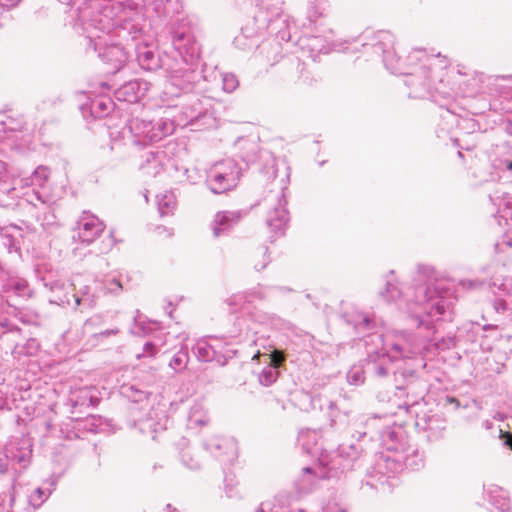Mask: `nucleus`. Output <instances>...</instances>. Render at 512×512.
Segmentation results:
<instances>
[{
    "mask_svg": "<svg viewBox=\"0 0 512 512\" xmlns=\"http://www.w3.org/2000/svg\"><path fill=\"white\" fill-rule=\"evenodd\" d=\"M170 34L172 45L180 57L175 59L174 65L167 68L172 85L184 92L192 91L201 78L207 79L205 75H202V71H198L199 47L192 35L191 28L184 21L174 24Z\"/></svg>",
    "mask_w": 512,
    "mask_h": 512,
    "instance_id": "4",
    "label": "nucleus"
},
{
    "mask_svg": "<svg viewBox=\"0 0 512 512\" xmlns=\"http://www.w3.org/2000/svg\"><path fill=\"white\" fill-rule=\"evenodd\" d=\"M87 294H88V287H85V289L83 291V296L73 295L76 306H79L81 304H87L88 306L92 305V300L89 299L88 297H85V295H87Z\"/></svg>",
    "mask_w": 512,
    "mask_h": 512,
    "instance_id": "51",
    "label": "nucleus"
},
{
    "mask_svg": "<svg viewBox=\"0 0 512 512\" xmlns=\"http://www.w3.org/2000/svg\"><path fill=\"white\" fill-rule=\"evenodd\" d=\"M253 265L257 271L263 270L270 262L267 247H260L253 253Z\"/></svg>",
    "mask_w": 512,
    "mask_h": 512,
    "instance_id": "36",
    "label": "nucleus"
},
{
    "mask_svg": "<svg viewBox=\"0 0 512 512\" xmlns=\"http://www.w3.org/2000/svg\"><path fill=\"white\" fill-rule=\"evenodd\" d=\"M103 222L94 215L84 212L77 221L73 238L87 245L93 243L104 231Z\"/></svg>",
    "mask_w": 512,
    "mask_h": 512,
    "instance_id": "17",
    "label": "nucleus"
},
{
    "mask_svg": "<svg viewBox=\"0 0 512 512\" xmlns=\"http://www.w3.org/2000/svg\"><path fill=\"white\" fill-rule=\"evenodd\" d=\"M0 329L3 333L19 331V328L11 324L7 319L0 321Z\"/></svg>",
    "mask_w": 512,
    "mask_h": 512,
    "instance_id": "52",
    "label": "nucleus"
},
{
    "mask_svg": "<svg viewBox=\"0 0 512 512\" xmlns=\"http://www.w3.org/2000/svg\"><path fill=\"white\" fill-rule=\"evenodd\" d=\"M32 440L29 436H13L0 447V473L18 474L32 460Z\"/></svg>",
    "mask_w": 512,
    "mask_h": 512,
    "instance_id": "7",
    "label": "nucleus"
},
{
    "mask_svg": "<svg viewBox=\"0 0 512 512\" xmlns=\"http://www.w3.org/2000/svg\"><path fill=\"white\" fill-rule=\"evenodd\" d=\"M139 65L145 70H155L160 67L158 55L146 44L131 42Z\"/></svg>",
    "mask_w": 512,
    "mask_h": 512,
    "instance_id": "22",
    "label": "nucleus"
},
{
    "mask_svg": "<svg viewBox=\"0 0 512 512\" xmlns=\"http://www.w3.org/2000/svg\"><path fill=\"white\" fill-rule=\"evenodd\" d=\"M159 344L156 342H147L143 346V354L137 355L138 358L142 356L154 357L158 353Z\"/></svg>",
    "mask_w": 512,
    "mask_h": 512,
    "instance_id": "47",
    "label": "nucleus"
},
{
    "mask_svg": "<svg viewBox=\"0 0 512 512\" xmlns=\"http://www.w3.org/2000/svg\"><path fill=\"white\" fill-rule=\"evenodd\" d=\"M329 478H333V475L323 457L317 464L304 467L294 484L300 494H308L317 488L321 480Z\"/></svg>",
    "mask_w": 512,
    "mask_h": 512,
    "instance_id": "13",
    "label": "nucleus"
},
{
    "mask_svg": "<svg viewBox=\"0 0 512 512\" xmlns=\"http://www.w3.org/2000/svg\"><path fill=\"white\" fill-rule=\"evenodd\" d=\"M284 361V356L277 353L272 358V363L262 369L259 374V382L263 386H270L276 382L279 372L278 366Z\"/></svg>",
    "mask_w": 512,
    "mask_h": 512,
    "instance_id": "26",
    "label": "nucleus"
},
{
    "mask_svg": "<svg viewBox=\"0 0 512 512\" xmlns=\"http://www.w3.org/2000/svg\"><path fill=\"white\" fill-rule=\"evenodd\" d=\"M15 489L11 487L8 491L0 494V512H12L15 502Z\"/></svg>",
    "mask_w": 512,
    "mask_h": 512,
    "instance_id": "38",
    "label": "nucleus"
},
{
    "mask_svg": "<svg viewBox=\"0 0 512 512\" xmlns=\"http://www.w3.org/2000/svg\"><path fill=\"white\" fill-rule=\"evenodd\" d=\"M347 379L350 384H360L364 382L363 371L359 367H353L347 374Z\"/></svg>",
    "mask_w": 512,
    "mask_h": 512,
    "instance_id": "44",
    "label": "nucleus"
},
{
    "mask_svg": "<svg viewBox=\"0 0 512 512\" xmlns=\"http://www.w3.org/2000/svg\"><path fill=\"white\" fill-rule=\"evenodd\" d=\"M362 46L382 56L385 67L393 74L406 76L405 85L411 89L409 97L422 98L428 93L433 80L432 69L436 58L422 49H415L407 56V63L397 57L394 36L389 31L365 32Z\"/></svg>",
    "mask_w": 512,
    "mask_h": 512,
    "instance_id": "3",
    "label": "nucleus"
},
{
    "mask_svg": "<svg viewBox=\"0 0 512 512\" xmlns=\"http://www.w3.org/2000/svg\"><path fill=\"white\" fill-rule=\"evenodd\" d=\"M299 45L302 50H307L310 57L315 61L316 58L329 52L327 41L321 36H305L299 39Z\"/></svg>",
    "mask_w": 512,
    "mask_h": 512,
    "instance_id": "24",
    "label": "nucleus"
},
{
    "mask_svg": "<svg viewBox=\"0 0 512 512\" xmlns=\"http://www.w3.org/2000/svg\"><path fill=\"white\" fill-rule=\"evenodd\" d=\"M209 107V99L197 95L190 96L188 102L182 106V110L172 121L174 125L182 127L188 125L197 128L212 127L214 126L215 118L209 111Z\"/></svg>",
    "mask_w": 512,
    "mask_h": 512,
    "instance_id": "11",
    "label": "nucleus"
},
{
    "mask_svg": "<svg viewBox=\"0 0 512 512\" xmlns=\"http://www.w3.org/2000/svg\"><path fill=\"white\" fill-rule=\"evenodd\" d=\"M3 291L6 293L12 292L19 297L31 296V290L29 289L28 282L19 277L9 278L3 285Z\"/></svg>",
    "mask_w": 512,
    "mask_h": 512,
    "instance_id": "27",
    "label": "nucleus"
},
{
    "mask_svg": "<svg viewBox=\"0 0 512 512\" xmlns=\"http://www.w3.org/2000/svg\"><path fill=\"white\" fill-rule=\"evenodd\" d=\"M380 295L387 302H396L415 318L417 327H424L427 334L419 339L406 332H399L392 341L383 339L382 334L372 333L365 340L367 355L371 359L372 370L378 377L390 372L391 362L411 358L427 349L426 342L433 341L434 320L440 319L454 303L451 289L442 280L417 283L404 293L390 281Z\"/></svg>",
    "mask_w": 512,
    "mask_h": 512,
    "instance_id": "1",
    "label": "nucleus"
},
{
    "mask_svg": "<svg viewBox=\"0 0 512 512\" xmlns=\"http://www.w3.org/2000/svg\"><path fill=\"white\" fill-rule=\"evenodd\" d=\"M241 219L239 211H219L215 214L211 223V229L215 238L226 235Z\"/></svg>",
    "mask_w": 512,
    "mask_h": 512,
    "instance_id": "21",
    "label": "nucleus"
},
{
    "mask_svg": "<svg viewBox=\"0 0 512 512\" xmlns=\"http://www.w3.org/2000/svg\"><path fill=\"white\" fill-rule=\"evenodd\" d=\"M503 165L505 166V168L509 171H512V161L510 160H505L503 162Z\"/></svg>",
    "mask_w": 512,
    "mask_h": 512,
    "instance_id": "64",
    "label": "nucleus"
},
{
    "mask_svg": "<svg viewBox=\"0 0 512 512\" xmlns=\"http://www.w3.org/2000/svg\"><path fill=\"white\" fill-rule=\"evenodd\" d=\"M50 171L46 166H38L32 175L28 178L22 179L25 185L43 187L48 180Z\"/></svg>",
    "mask_w": 512,
    "mask_h": 512,
    "instance_id": "34",
    "label": "nucleus"
},
{
    "mask_svg": "<svg viewBox=\"0 0 512 512\" xmlns=\"http://www.w3.org/2000/svg\"><path fill=\"white\" fill-rule=\"evenodd\" d=\"M499 213L506 220H512V197L507 195L499 203Z\"/></svg>",
    "mask_w": 512,
    "mask_h": 512,
    "instance_id": "42",
    "label": "nucleus"
},
{
    "mask_svg": "<svg viewBox=\"0 0 512 512\" xmlns=\"http://www.w3.org/2000/svg\"><path fill=\"white\" fill-rule=\"evenodd\" d=\"M251 317L255 322L264 325H276L280 321V318L276 314L262 311H255L251 313Z\"/></svg>",
    "mask_w": 512,
    "mask_h": 512,
    "instance_id": "40",
    "label": "nucleus"
},
{
    "mask_svg": "<svg viewBox=\"0 0 512 512\" xmlns=\"http://www.w3.org/2000/svg\"><path fill=\"white\" fill-rule=\"evenodd\" d=\"M327 0H310L308 19L310 22H316L317 19L324 15L326 10Z\"/></svg>",
    "mask_w": 512,
    "mask_h": 512,
    "instance_id": "35",
    "label": "nucleus"
},
{
    "mask_svg": "<svg viewBox=\"0 0 512 512\" xmlns=\"http://www.w3.org/2000/svg\"><path fill=\"white\" fill-rule=\"evenodd\" d=\"M130 426L137 428L143 435L156 440L158 435L165 431L167 418L163 410L155 408L151 403L130 405Z\"/></svg>",
    "mask_w": 512,
    "mask_h": 512,
    "instance_id": "8",
    "label": "nucleus"
},
{
    "mask_svg": "<svg viewBox=\"0 0 512 512\" xmlns=\"http://www.w3.org/2000/svg\"><path fill=\"white\" fill-rule=\"evenodd\" d=\"M121 393L131 401V405L151 403L147 392L136 388L134 385H123Z\"/></svg>",
    "mask_w": 512,
    "mask_h": 512,
    "instance_id": "30",
    "label": "nucleus"
},
{
    "mask_svg": "<svg viewBox=\"0 0 512 512\" xmlns=\"http://www.w3.org/2000/svg\"><path fill=\"white\" fill-rule=\"evenodd\" d=\"M208 421L209 417L201 404L196 403L190 408L187 424L190 429L206 425Z\"/></svg>",
    "mask_w": 512,
    "mask_h": 512,
    "instance_id": "28",
    "label": "nucleus"
},
{
    "mask_svg": "<svg viewBox=\"0 0 512 512\" xmlns=\"http://www.w3.org/2000/svg\"><path fill=\"white\" fill-rule=\"evenodd\" d=\"M500 438L503 439V445L510 448L512 450V433L510 432H504L503 430L499 429Z\"/></svg>",
    "mask_w": 512,
    "mask_h": 512,
    "instance_id": "53",
    "label": "nucleus"
},
{
    "mask_svg": "<svg viewBox=\"0 0 512 512\" xmlns=\"http://www.w3.org/2000/svg\"><path fill=\"white\" fill-rule=\"evenodd\" d=\"M24 129L25 122L21 117L0 114V142H7L11 147L21 148L27 136L24 134Z\"/></svg>",
    "mask_w": 512,
    "mask_h": 512,
    "instance_id": "14",
    "label": "nucleus"
},
{
    "mask_svg": "<svg viewBox=\"0 0 512 512\" xmlns=\"http://www.w3.org/2000/svg\"><path fill=\"white\" fill-rule=\"evenodd\" d=\"M320 402V409L325 410L331 426L336 427L338 423H345V419L348 417L349 411L345 407V398L338 394V398L332 399L328 391L320 394L317 398Z\"/></svg>",
    "mask_w": 512,
    "mask_h": 512,
    "instance_id": "18",
    "label": "nucleus"
},
{
    "mask_svg": "<svg viewBox=\"0 0 512 512\" xmlns=\"http://www.w3.org/2000/svg\"><path fill=\"white\" fill-rule=\"evenodd\" d=\"M7 404V399L4 394L0 391V410L3 409Z\"/></svg>",
    "mask_w": 512,
    "mask_h": 512,
    "instance_id": "62",
    "label": "nucleus"
},
{
    "mask_svg": "<svg viewBox=\"0 0 512 512\" xmlns=\"http://www.w3.org/2000/svg\"><path fill=\"white\" fill-rule=\"evenodd\" d=\"M218 77L221 81L222 89L227 93L235 91L239 85L237 77L232 73H218ZM214 78H217L216 74Z\"/></svg>",
    "mask_w": 512,
    "mask_h": 512,
    "instance_id": "37",
    "label": "nucleus"
},
{
    "mask_svg": "<svg viewBox=\"0 0 512 512\" xmlns=\"http://www.w3.org/2000/svg\"><path fill=\"white\" fill-rule=\"evenodd\" d=\"M267 509H269L270 512H305V510H303V509L291 510V509L276 506V505H274L273 507H270L269 503H262L261 506L256 510V512H266Z\"/></svg>",
    "mask_w": 512,
    "mask_h": 512,
    "instance_id": "46",
    "label": "nucleus"
},
{
    "mask_svg": "<svg viewBox=\"0 0 512 512\" xmlns=\"http://www.w3.org/2000/svg\"><path fill=\"white\" fill-rule=\"evenodd\" d=\"M45 286L48 287L51 291H56V290L64 289L65 284H64V282H62L60 280H54V281L45 283Z\"/></svg>",
    "mask_w": 512,
    "mask_h": 512,
    "instance_id": "54",
    "label": "nucleus"
},
{
    "mask_svg": "<svg viewBox=\"0 0 512 512\" xmlns=\"http://www.w3.org/2000/svg\"><path fill=\"white\" fill-rule=\"evenodd\" d=\"M396 388L407 390V397L411 398V405L414 406L423 400L427 386L425 382L416 377L415 372L412 370L404 369L403 371L394 372Z\"/></svg>",
    "mask_w": 512,
    "mask_h": 512,
    "instance_id": "15",
    "label": "nucleus"
},
{
    "mask_svg": "<svg viewBox=\"0 0 512 512\" xmlns=\"http://www.w3.org/2000/svg\"><path fill=\"white\" fill-rule=\"evenodd\" d=\"M382 446L388 451L395 453V456L384 455L382 458L387 465L391 463L390 471L395 473L401 471L404 467H414V463L410 461L408 451L410 446L405 437V433L401 428L387 427L381 432Z\"/></svg>",
    "mask_w": 512,
    "mask_h": 512,
    "instance_id": "10",
    "label": "nucleus"
},
{
    "mask_svg": "<svg viewBox=\"0 0 512 512\" xmlns=\"http://www.w3.org/2000/svg\"><path fill=\"white\" fill-rule=\"evenodd\" d=\"M158 211L161 216H167L173 213L176 206V199L172 192H165L157 195Z\"/></svg>",
    "mask_w": 512,
    "mask_h": 512,
    "instance_id": "33",
    "label": "nucleus"
},
{
    "mask_svg": "<svg viewBox=\"0 0 512 512\" xmlns=\"http://www.w3.org/2000/svg\"><path fill=\"white\" fill-rule=\"evenodd\" d=\"M174 122L170 119H159L156 122L132 118L121 129L113 128L109 135L114 142H123L125 145L146 146L158 142L172 134Z\"/></svg>",
    "mask_w": 512,
    "mask_h": 512,
    "instance_id": "6",
    "label": "nucleus"
},
{
    "mask_svg": "<svg viewBox=\"0 0 512 512\" xmlns=\"http://www.w3.org/2000/svg\"><path fill=\"white\" fill-rule=\"evenodd\" d=\"M75 26L87 35L88 45L98 57L118 72L128 61L132 45L142 32V12L138 6L125 5L123 1H110L101 8L92 9L86 2L70 9Z\"/></svg>",
    "mask_w": 512,
    "mask_h": 512,
    "instance_id": "2",
    "label": "nucleus"
},
{
    "mask_svg": "<svg viewBox=\"0 0 512 512\" xmlns=\"http://www.w3.org/2000/svg\"><path fill=\"white\" fill-rule=\"evenodd\" d=\"M241 177V168L231 158L214 163L206 174V186L213 194H224L235 189Z\"/></svg>",
    "mask_w": 512,
    "mask_h": 512,
    "instance_id": "9",
    "label": "nucleus"
},
{
    "mask_svg": "<svg viewBox=\"0 0 512 512\" xmlns=\"http://www.w3.org/2000/svg\"><path fill=\"white\" fill-rule=\"evenodd\" d=\"M2 239H3L4 246L7 247L8 251L10 253L13 251L19 250L18 244L16 243L15 239L11 235L4 234V235H2Z\"/></svg>",
    "mask_w": 512,
    "mask_h": 512,
    "instance_id": "50",
    "label": "nucleus"
},
{
    "mask_svg": "<svg viewBox=\"0 0 512 512\" xmlns=\"http://www.w3.org/2000/svg\"><path fill=\"white\" fill-rule=\"evenodd\" d=\"M27 346H28V349H29L28 350L29 354L35 353L37 351V349H38V343L34 339L29 340L28 343H27Z\"/></svg>",
    "mask_w": 512,
    "mask_h": 512,
    "instance_id": "57",
    "label": "nucleus"
},
{
    "mask_svg": "<svg viewBox=\"0 0 512 512\" xmlns=\"http://www.w3.org/2000/svg\"><path fill=\"white\" fill-rule=\"evenodd\" d=\"M166 154L162 150L150 151L146 154L140 168L147 175L156 176L164 168Z\"/></svg>",
    "mask_w": 512,
    "mask_h": 512,
    "instance_id": "23",
    "label": "nucleus"
},
{
    "mask_svg": "<svg viewBox=\"0 0 512 512\" xmlns=\"http://www.w3.org/2000/svg\"><path fill=\"white\" fill-rule=\"evenodd\" d=\"M192 350L199 361L215 362L220 366H224L233 353L231 349L217 340L214 344L205 340L198 341Z\"/></svg>",
    "mask_w": 512,
    "mask_h": 512,
    "instance_id": "16",
    "label": "nucleus"
},
{
    "mask_svg": "<svg viewBox=\"0 0 512 512\" xmlns=\"http://www.w3.org/2000/svg\"><path fill=\"white\" fill-rule=\"evenodd\" d=\"M381 420V417L379 416H374L373 418H369V419H366L364 422L365 424L368 426V427H371L373 428L374 427V424L375 422Z\"/></svg>",
    "mask_w": 512,
    "mask_h": 512,
    "instance_id": "59",
    "label": "nucleus"
},
{
    "mask_svg": "<svg viewBox=\"0 0 512 512\" xmlns=\"http://www.w3.org/2000/svg\"><path fill=\"white\" fill-rule=\"evenodd\" d=\"M90 109L95 118H102L114 109V102L110 98H98L92 101Z\"/></svg>",
    "mask_w": 512,
    "mask_h": 512,
    "instance_id": "31",
    "label": "nucleus"
},
{
    "mask_svg": "<svg viewBox=\"0 0 512 512\" xmlns=\"http://www.w3.org/2000/svg\"><path fill=\"white\" fill-rule=\"evenodd\" d=\"M16 317L23 323H29V320L21 312L17 313Z\"/></svg>",
    "mask_w": 512,
    "mask_h": 512,
    "instance_id": "63",
    "label": "nucleus"
},
{
    "mask_svg": "<svg viewBox=\"0 0 512 512\" xmlns=\"http://www.w3.org/2000/svg\"><path fill=\"white\" fill-rule=\"evenodd\" d=\"M73 408L76 407H95L99 399L90 389H81L70 398Z\"/></svg>",
    "mask_w": 512,
    "mask_h": 512,
    "instance_id": "29",
    "label": "nucleus"
},
{
    "mask_svg": "<svg viewBox=\"0 0 512 512\" xmlns=\"http://www.w3.org/2000/svg\"><path fill=\"white\" fill-rule=\"evenodd\" d=\"M362 454L363 447L359 443L341 444L329 460L325 458V463L333 477H338L343 472L353 469L361 460Z\"/></svg>",
    "mask_w": 512,
    "mask_h": 512,
    "instance_id": "12",
    "label": "nucleus"
},
{
    "mask_svg": "<svg viewBox=\"0 0 512 512\" xmlns=\"http://www.w3.org/2000/svg\"><path fill=\"white\" fill-rule=\"evenodd\" d=\"M204 447L222 462H230L237 456L236 442L232 438L213 436L204 442Z\"/></svg>",
    "mask_w": 512,
    "mask_h": 512,
    "instance_id": "19",
    "label": "nucleus"
},
{
    "mask_svg": "<svg viewBox=\"0 0 512 512\" xmlns=\"http://www.w3.org/2000/svg\"><path fill=\"white\" fill-rule=\"evenodd\" d=\"M52 489L37 488L29 497V502L34 508H39L51 495Z\"/></svg>",
    "mask_w": 512,
    "mask_h": 512,
    "instance_id": "39",
    "label": "nucleus"
},
{
    "mask_svg": "<svg viewBox=\"0 0 512 512\" xmlns=\"http://www.w3.org/2000/svg\"><path fill=\"white\" fill-rule=\"evenodd\" d=\"M156 324V322L143 320L140 311L137 310L136 315L134 316L133 319V326L131 327L130 332L131 334L136 336H145L154 329V326H156Z\"/></svg>",
    "mask_w": 512,
    "mask_h": 512,
    "instance_id": "32",
    "label": "nucleus"
},
{
    "mask_svg": "<svg viewBox=\"0 0 512 512\" xmlns=\"http://www.w3.org/2000/svg\"><path fill=\"white\" fill-rule=\"evenodd\" d=\"M493 308L496 312H504L507 309V304L502 299H495L493 302Z\"/></svg>",
    "mask_w": 512,
    "mask_h": 512,
    "instance_id": "55",
    "label": "nucleus"
},
{
    "mask_svg": "<svg viewBox=\"0 0 512 512\" xmlns=\"http://www.w3.org/2000/svg\"><path fill=\"white\" fill-rule=\"evenodd\" d=\"M289 167L273 157L267 159L261 170L266 180L272 181L276 191L271 190L267 198L271 205L266 218V223L276 236L283 235L289 221V212L286 208L287 200L285 190L289 183Z\"/></svg>",
    "mask_w": 512,
    "mask_h": 512,
    "instance_id": "5",
    "label": "nucleus"
},
{
    "mask_svg": "<svg viewBox=\"0 0 512 512\" xmlns=\"http://www.w3.org/2000/svg\"><path fill=\"white\" fill-rule=\"evenodd\" d=\"M460 284L462 285L463 288L472 289V288L478 286L480 284V282L473 281V280H462L460 282Z\"/></svg>",
    "mask_w": 512,
    "mask_h": 512,
    "instance_id": "56",
    "label": "nucleus"
},
{
    "mask_svg": "<svg viewBox=\"0 0 512 512\" xmlns=\"http://www.w3.org/2000/svg\"><path fill=\"white\" fill-rule=\"evenodd\" d=\"M7 168L4 161L0 160V181L6 176Z\"/></svg>",
    "mask_w": 512,
    "mask_h": 512,
    "instance_id": "60",
    "label": "nucleus"
},
{
    "mask_svg": "<svg viewBox=\"0 0 512 512\" xmlns=\"http://www.w3.org/2000/svg\"><path fill=\"white\" fill-rule=\"evenodd\" d=\"M492 504L500 511V512H508L510 510V502L506 497H501L497 500L495 497L492 498Z\"/></svg>",
    "mask_w": 512,
    "mask_h": 512,
    "instance_id": "49",
    "label": "nucleus"
},
{
    "mask_svg": "<svg viewBox=\"0 0 512 512\" xmlns=\"http://www.w3.org/2000/svg\"><path fill=\"white\" fill-rule=\"evenodd\" d=\"M118 333H119V329L115 328V329L104 330V331L100 332L99 335L104 336V337H108V336H111V335H116Z\"/></svg>",
    "mask_w": 512,
    "mask_h": 512,
    "instance_id": "58",
    "label": "nucleus"
},
{
    "mask_svg": "<svg viewBox=\"0 0 512 512\" xmlns=\"http://www.w3.org/2000/svg\"><path fill=\"white\" fill-rule=\"evenodd\" d=\"M181 460L185 466L192 470L199 469L201 466L199 460L194 459L193 455L189 451L182 453Z\"/></svg>",
    "mask_w": 512,
    "mask_h": 512,
    "instance_id": "45",
    "label": "nucleus"
},
{
    "mask_svg": "<svg viewBox=\"0 0 512 512\" xmlns=\"http://www.w3.org/2000/svg\"><path fill=\"white\" fill-rule=\"evenodd\" d=\"M188 360L189 356L187 351L180 350L172 357L169 366L175 371H181L187 366Z\"/></svg>",
    "mask_w": 512,
    "mask_h": 512,
    "instance_id": "41",
    "label": "nucleus"
},
{
    "mask_svg": "<svg viewBox=\"0 0 512 512\" xmlns=\"http://www.w3.org/2000/svg\"><path fill=\"white\" fill-rule=\"evenodd\" d=\"M309 434H310V432H305V433L303 431L300 432L299 437H298V441H299V443L301 444L302 447L305 446V444L303 442L304 438L306 436H308Z\"/></svg>",
    "mask_w": 512,
    "mask_h": 512,
    "instance_id": "61",
    "label": "nucleus"
},
{
    "mask_svg": "<svg viewBox=\"0 0 512 512\" xmlns=\"http://www.w3.org/2000/svg\"><path fill=\"white\" fill-rule=\"evenodd\" d=\"M104 288L106 292L118 295L123 290V284L119 279L112 277L106 280Z\"/></svg>",
    "mask_w": 512,
    "mask_h": 512,
    "instance_id": "43",
    "label": "nucleus"
},
{
    "mask_svg": "<svg viewBox=\"0 0 512 512\" xmlns=\"http://www.w3.org/2000/svg\"><path fill=\"white\" fill-rule=\"evenodd\" d=\"M359 320L354 322V327L358 332L371 327V319L368 315H359Z\"/></svg>",
    "mask_w": 512,
    "mask_h": 512,
    "instance_id": "48",
    "label": "nucleus"
},
{
    "mask_svg": "<svg viewBox=\"0 0 512 512\" xmlns=\"http://www.w3.org/2000/svg\"><path fill=\"white\" fill-rule=\"evenodd\" d=\"M288 288L284 287H257L253 288L248 292H245L243 295L238 296L239 300L243 299V302H253L254 300H267L274 297L278 292L284 293L289 292Z\"/></svg>",
    "mask_w": 512,
    "mask_h": 512,
    "instance_id": "25",
    "label": "nucleus"
},
{
    "mask_svg": "<svg viewBox=\"0 0 512 512\" xmlns=\"http://www.w3.org/2000/svg\"><path fill=\"white\" fill-rule=\"evenodd\" d=\"M415 425L419 431L426 432L431 441L441 438L445 429V421L440 416L426 413L417 414Z\"/></svg>",
    "mask_w": 512,
    "mask_h": 512,
    "instance_id": "20",
    "label": "nucleus"
}]
</instances>
